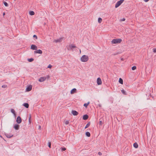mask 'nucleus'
Wrapping results in <instances>:
<instances>
[{
  "instance_id": "nucleus-1",
  "label": "nucleus",
  "mask_w": 156,
  "mask_h": 156,
  "mask_svg": "<svg viewBox=\"0 0 156 156\" xmlns=\"http://www.w3.org/2000/svg\"><path fill=\"white\" fill-rule=\"evenodd\" d=\"M122 41V39L120 38L115 39L112 40L111 43L112 44H118L120 43Z\"/></svg>"
},
{
  "instance_id": "nucleus-2",
  "label": "nucleus",
  "mask_w": 156,
  "mask_h": 156,
  "mask_svg": "<svg viewBox=\"0 0 156 156\" xmlns=\"http://www.w3.org/2000/svg\"><path fill=\"white\" fill-rule=\"evenodd\" d=\"M88 57L87 56L84 55L81 57L80 59L82 62H86L88 60Z\"/></svg>"
},
{
  "instance_id": "nucleus-3",
  "label": "nucleus",
  "mask_w": 156,
  "mask_h": 156,
  "mask_svg": "<svg viewBox=\"0 0 156 156\" xmlns=\"http://www.w3.org/2000/svg\"><path fill=\"white\" fill-rule=\"evenodd\" d=\"M76 47V46L74 44H71L69 45V46L67 48V49L68 50L70 51L72 50V51H73V48H75Z\"/></svg>"
},
{
  "instance_id": "nucleus-4",
  "label": "nucleus",
  "mask_w": 156,
  "mask_h": 156,
  "mask_svg": "<svg viewBox=\"0 0 156 156\" xmlns=\"http://www.w3.org/2000/svg\"><path fill=\"white\" fill-rule=\"evenodd\" d=\"M50 78V76L48 75L47 77H41L38 80V81L40 82H42L45 80L47 78L48 79Z\"/></svg>"
},
{
  "instance_id": "nucleus-5",
  "label": "nucleus",
  "mask_w": 156,
  "mask_h": 156,
  "mask_svg": "<svg viewBox=\"0 0 156 156\" xmlns=\"http://www.w3.org/2000/svg\"><path fill=\"white\" fill-rule=\"evenodd\" d=\"M124 0H120L118 1L115 5V8H117L119 7L124 1Z\"/></svg>"
},
{
  "instance_id": "nucleus-6",
  "label": "nucleus",
  "mask_w": 156,
  "mask_h": 156,
  "mask_svg": "<svg viewBox=\"0 0 156 156\" xmlns=\"http://www.w3.org/2000/svg\"><path fill=\"white\" fill-rule=\"evenodd\" d=\"M16 122L18 124H20L21 122L22 119L20 116H18L17 117L16 119Z\"/></svg>"
},
{
  "instance_id": "nucleus-7",
  "label": "nucleus",
  "mask_w": 156,
  "mask_h": 156,
  "mask_svg": "<svg viewBox=\"0 0 156 156\" xmlns=\"http://www.w3.org/2000/svg\"><path fill=\"white\" fill-rule=\"evenodd\" d=\"M20 125L19 124H16L13 126V128L16 130H18L20 129Z\"/></svg>"
},
{
  "instance_id": "nucleus-8",
  "label": "nucleus",
  "mask_w": 156,
  "mask_h": 156,
  "mask_svg": "<svg viewBox=\"0 0 156 156\" xmlns=\"http://www.w3.org/2000/svg\"><path fill=\"white\" fill-rule=\"evenodd\" d=\"M32 89V86L30 85L27 86L26 88V91L28 92L30 91Z\"/></svg>"
},
{
  "instance_id": "nucleus-9",
  "label": "nucleus",
  "mask_w": 156,
  "mask_h": 156,
  "mask_svg": "<svg viewBox=\"0 0 156 156\" xmlns=\"http://www.w3.org/2000/svg\"><path fill=\"white\" fill-rule=\"evenodd\" d=\"M30 48L33 50H36L37 49V46L34 44H32Z\"/></svg>"
},
{
  "instance_id": "nucleus-10",
  "label": "nucleus",
  "mask_w": 156,
  "mask_h": 156,
  "mask_svg": "<svg viewBox=\"0 0 156 156\" xmlns=\"http://www.w3.org/2000/svg\"><path fill=\"white\" fill-rule=\"evenodd\" d=\"M97 82L98 85H101V84L102 82L100 78L98 77L97 78Z\"/></svg>"
},
{
  "instance_id": "nucleus-11",
  "label": "nucleus",
  "mask_w": 156,
  "mask_h": 156,
  "mask_svg": "<svg viewBox=\"0 0 156 156\" xmlns=\"http://www.w3.org/2000/svg\"><path fill=\"white\" fill-rule=\"evenodd\" d=\"M62 39H63V37H61L59 39H58L57 40H54V41L56 43L60 42L62 41Z\"/></svg>"
},
{
  "instance_id": "nucleus-12",
  "label": "nucleus",
  "mask_w": 156,
  "mask_h": 156,
  "mask_svg": "<svg viewBox=\"0 0 156 156\" xmlns=\"http://www.w3.org/2000/svg\"><path fill=\"white\" fill-rule=\"evenodd\" d=\"M71 113L74 116H76L78 114V112L75 110H72Z\"/></svg>"
},
{
  "instance_id": "nucleus-13",
  "label": "nucleus",
  "mask_w": 156,
  "mask_h": 156,
  "mask_svg": "<svg viewBox=\"0 0 156 156\" xmlns=\"http://www.w3.org/2000/svg\"><path fill=\"white\" fill-rule=\"evenodd\" d=\"M5 135L8 138H10L13 136V134L11 133H6L5 134Z\"/></svg>"
},
{
  "instance_id": "nucleus-14",
  "label": "nucleus",
  "mask_w": 156,
  "mask_h": 156,
  "mask_svg": "<svg viewBox=\"0 0 156 156\" xmlns=\"http://www.w3.org/2000/svg\"><path fill=\"white\" fill-rule=\"evenodd\" d=\"M34 53L41 54L42 53V51L41 50L39 49L36 51H34Z\"/></svg>"
},
{
  "instance_id": "nucleus-15",
  "label": "nucleus",
  "mask_w": 156,
  "mask_h": 156,
  "mask_svg": "<svg viewBox=\"0 0 156 156\" xmlns=\"http://www.w3.org/2000/svg\"><path fill=\"white\" fill-rule=\"evenodd\" d=\"M89 116L87 114H85L83 115V120H86L88 119V118Z\"/></svg>"
},
{
  "instance_id": "nucleus-16",
  "label": "nucleus",
  "mask_w": 156,
  "mask_h": 156,
  "mask_svg": "<svg viewBox=\"0 0 156 156\" xmlns=\"http://www.w3.org/2000/svg\"><path fill=\"white\" fill-rule=\"evenodd\" d=\"M23 105L26 108H28L29 107V104L27 103H24Z\"/></svg>"
},
{
  "instance_id": "nucleus-17",
  "label": "nucleus",
  "mask_w": 156,
  "mask_h": 156,
  "mask_svg": "<svg viewBox=\"0 0 156 156\" xmlns=\"http://www.w3.org/2000/svg\"><path fill=\"white\" fill-rule=\"evenodd\" d=\"M76 91V88H73L72 89L70 92V93L71 94H73L75 93Z\"/></svg>"
},
{
  "instance_id": "nucleus-18",
  "label": "nucleus",
  "mask_w": 156,
  "mask_h": 156,
  "mask_svg": "<svg viewBox=\"0 0 156 156\" xmlns=\"http://www.w3.org/2000/svg\"><path fill=\"white\" fill-rule=\"evenodd\" d=\"M138 145L136 143H134L133 144V147L136 148H137L138 147Z\"/></svg>"
},
{
  "instance_id": "nucleus-19",
  "label": "nucleus",
  "mask_w": 156,
  "mask_h": 156,
  "mask_svg": "<svg viewBox=\"0 0 156 156\" xmlns=\"http://www.w3.org/2000/svg\"><path fill=\"white\" fill-rule=\"evenodd\" d=\"M29 14L31 16H33L34 15L35 13L33 11H30L29 12Z\"/></svg>"
},
{
  "instance_id": "nucleus-20",
  "label": "nucleus",
  "mask_w": 156,
  "mask_h": 156,
  "mask_svg": "<svg viewBox=\"0 0 156 156\" xmlns=\"http://www.w3.org/2000/svg\"><path fill=\"white\" fill-rule=\"evenodd\" d=\"M102 119H99V125H102V124H103V122H102Z\"/></svg>"
},
{
  "instance_id": "nucleus-21",
  "label": "nucleus",
  "mask_w": 156,
  "mask_h": 156,
  "mask_svg": "<svg viewBox=\"0 0 156 156\" xmlns=\"http://www.w3.org/2000/svg\"><path fill=\"white\" fill-rule=\"evenodd\" d=\"M119 82L121 84H123V81L122 79L121 78H119Z\"/></svg>"
},
{
  "instance_id": "nucleus-22",
  "label": "nucleus",
  "mask_w": 156,
  "mask_h": 156,
  "mask_svg": "<svg viewBox=\"0 0 156 156\" xmlns=\"http://www.w3.org/2000/svg\"><path fill=\"white\" fill-rule=\"evenodd\" d=\"M85 134L88 137H90V134L88 132H87L85 133Z\"/></svg>"
},
{
  "instance_id": "nucleus-23",
  "label": "nucleus",
  "mask_w": 156,
  "mask_h": 156,
  "mask_svg": "<svg viewBox=\"0 0 156 156\" xmlns=\"http://www.w3.org/2000/svg\"><path fill=\"white\" fill-rule=\"evenodd\" d=\"M90 104V102H88L87 103H86L84 104L83 106L84 107H85L86 108H87L88 105H89V104Z\"/></svg>"
},
{
  "instance_id": "nucleus-24",
  "label": "nucleus",
  "mask_w": 156,
  "mask_h": 156,
  "mask_svg": "<svg viewBox=\"0 0 156 156\" xmlns=\"http://www.w3.org/2000/svg\"><path fill=\"white\" fill-rule=\"evenodd\" d=\"M90 122H89L86 125V126L85 127V129H86L87 128L90 126Z\"/></svg>"
},
{
  "instance_id": "nucleus-25",
  "label": "nucleus",
  "mask_w": 156,
  "mask_h": 156,
  "mask_svg": "<svg viewBox=\"0 0 156 156\" xmlns=\"http://www.w3.org/2000/svg\"><path fill=\"white\" fill-rule=\"evenodd\" d=\"M11 112L14 115H15V111L13 109H11Z\"/></svg>"
},
{
  "instance_id": "nucleus-26",
  "label": "nucleus",
  "mask_w": 156,
  "mask_h": 156,
  "mask_svg": "<svg viewBox=\"0 0 156 156\" xmlns=\"http://www.w3.org/2000/svg\"><path fill=\"white\" fill-rule=\"evenodd\" d=\"M102 21V19L100 17L98 18V22L99 23H100Z\"/></svg>"
},
{
  "instance_id": "nucleus-27",
  "label": "nucleus",
  "mask_w": 156,
  "mask_h": 156,
  "mask_svg": "<svg viewBox=\"0 0 156 156\" xmlns=\"http://www.w3.org/2000/svg\"><path fill=\"white\" fill-rule=\"evenodd\" d=\"M34 60V59L32 58L28 59V61L30 62H31L33 61Z\"/></svg>"
},
{
  "instance_id": "nucleus-28",
  "label": "nucleus",
  "mask_w": 156,
  "mask_h": 156,
  "mask_svg": "<svg viewBox=\"0 0 156 156\" xmlns=\"http://www.w3.org/2000/svg\"><path fill=\"white\" fill-rule=\"evenodd\" d=\"M121 92L124 94V95H126V92L125 91L123 90V89H122V90H121Z\"/></svg>"
},
{
  "instance_id": "nucleus-29",
  "label": "nucleus",
  "mask_w": 156,
  "mask_h": 156,
  "mask_svg": "<svg viewBox=\"0 0 156 156\" xmlns=\"http://www.w3.org/2000/svg\"><path fill=\"white\" fill-rule=\"evenodd\" d=\"M3 3H4V5L5 6H6V7L8 6V4L6 2H4Z\"/></svg>"
},
{
  "instance_id": "nucleus-30",
  "label": "nucleus",
  "mask_w": 156,
  "mask_h": 156,
  "mask_svg": "<svg viewBox=\"0 0 156 156\" xmlns=\"http://www.w3.org/2000/svg\"><path fill=\"white\" fill-rule=\"evenodd\" d=\"M136 69V67L135 66H134L132 68V69L133 70H135Z\"/></svg>"
},
{
  "instance_id": "nucleus-31",
  "label": "nucleus",
  "mask_w": 156,
  "mask_h": 156,
  "mask_svg": "<svg viewBox=\"0 0 156 156\" xmlns=\"http://www.w3.org/2000/svg\"><path fill=\"white\" fill-rule=\"evenodd\" d=\"M66 150V148L65 147H61V150L62 151H65Z\"/></svg>"
},
{
  "instance_id": "nucleus-32",
  "label": "nucleus",
  "mask_w": 156,
  "mask_h": 156,
  "mask_svg": "<svg viewBox=\"0 0 156 156\" xmlns=\"http://www.w3.org/2000/svg\"><path fill=\"white\" fill-rule=\"evenodd\" d=\"M48 147H49L50 148H51V142H49L48 143Z\"/></svg>"
},
{
  "instance_id": "nucleus-33",
  "label": "nucleus",
  "mask_w": 156,
  "mask_h": 156,
  "mask_svg": "<svg viewBox=\"0 0 156 156\" xmlns=\"http://www.w3.org/2000/svg\"><path fill=\"white\" fill-rule=\"evenodd\" d=\"M7 87V86L6 85H3L2 86V87L5 88Z\"/></svg>"
},
{
  "instance_id": "nucleus-34",
  "label": "nucleus",
  "mask_w": 156,
  "mask_h": 156,
  "mask_svg": "<svg viewBox=\"0 0 156 156\" xmlns=\"http://www.w3.org/2000/svg\"><path fill=\"white\" fill-rule=\"evenodd\" d=\"M69 122L68 121H66L65 122V123L66 125H68V124H69Z\"/></svg>"
},
{
  "instance_id": "nucleus-35",
  "label": "nucleus",
  "mask_w": 156,
  "mask_h": 156,
  "mask_svg": "<svg viewBox=\"0 0 156 156\" xmlns=\"http://www.w3.org/2000/svg\"><path fill=\"white\" fill-rule=\"evenodd\" d=\"M30 115V117H29V123L30 124L31 123V121H30L31 115Z\"/></svg>"
},
{
  "instance_id": "nucleus-36",
  "label": "nucleus",
  "mask_w": 156,
  "mask_h": 156,
  "mask_svg": "<svg viewBox=\"0 0 156 156\" xmlns=\"http://www.w3.org/2000/svg\"><path fill=\"white\" fill-rule=\"evenodd\" d=\"M33 37L35 38L36 39H37V36L35 35H34L33 36Z\"/></svg>"
},
{
  "instance_id": "nucleus-37",
  "label": "nucleus",
  "mask_w": 156,
  "mask_h": 156,
  "mask_svg": "<svg viewBox=\"0 0 156 156\" xmlns=\"http://www.w3.org/2000/svg\"><path fill=\"white\" fill-rule=\"evenodd\" d=\"M52 66H51V65L49 64V65L48 66V68H51Z\"/></svg>"
},
{
  "instance_id": "nucleus-38",
  "label": "nucleus",
  "mask_w": 156,
  "mask_h": 156,
  "mask_svg": "<svg viewBox=\"0 0 156 156\" xmlns=\"http://www.w3.org/2000/svg\"><path fill=\"white\" fill-rule=\"evenodd\" d=\"M153 51L154 53L156 52V48H153Z\"/></svg>"
},
{
  "instance_id": "nucleus-39",
  "label": "nucleus",
  "mask_w": 156,
  "mask_h": 156,
  "mask_svg": "<svg viewBox=\"0 0 156 156\" xmlns=\"http://www.w3.org/2000/svg\"><path fill=\"white\" fill-rule=\"evenodd\" d=\"M121 20L122 21H123L125 20V19L124 18H123L122 19H121Z\"/></svg>"
},
{
  "instance_id": "nucleus-40",
  "label": "nucleus",
  "mask_w": 156,
  "mask_h": 156,
  "mask_svg": "<svg viewBox=\"0 0 156 156\" xmlns=\"http://www.w3.org/2000/svg\"><path fill=\"white\" fill-rule=\"evenodd\" d=\"M98 154L99 155H102V153H101V152H98Z\"/></svg>"
},
{
  "instance_id": "nucleus-41",
  "label": "nucleus",
  "mask_w": 156,
  "mask_h": 156,
  "mask_svg": "<svg viewBox=\"0 0 156 156\" xmlns=\"http://www.w3.org/2000/svg\"><path fill=\"white\" fill-rule=\"evenodd\" d=\"M144 1H145V2H148L149 1V0H144Z\"/></svg>"
},
{
  "instance_id": "nucleus-42",
  "label": "nucleus",
  "mask_w": 156,
  "mask_h": 156,
  "mask_svg": "<svg viewBox=\"0 0 156 156\" xmlns=\"http://www.w3.org/2000/svg\"><path fill=\"white\" fill-rule=\"evenodd\" d=\"M5 12H4L3 13V16H4L5 15Z\"/></svg>"
},
{
  "instance_id": "nucleus-43",
  "label": "nucleus",
  "mask_w": 156,
  "mask_h": 156,
  "mask_svg": "<svg viewBox=\"0 0 156 156\" xmlns=\"http://www.w3.org/2000/svg\"><path fill=\"white\" fill-rule=\"evenodd\" d=\"M14 116L16 117V114H15V115H14Z\"/></svg>"
},
{
  "instance_id": "nucleus-44",
  "label": "nucleus",
  "mask_w": 156,
  "mask_h": 156,
  "mask_svg": "<svg viewBox=\"0 0 156 156\" xmlns=\"http://www.w3.org/2000/svg\"><path fill=\"white\" fill-rule=\"evenodd\" d=\"M99 106L100 107H101V105H99Z\"/></svg>"
},
{
  "instance_id": "nucleus-45",
  "label": "nucleus",
  "mask_w": 156,
  "mask_h": 156,
  "mask_svg": "<svg viewBox=\"0 0 156 156\" xmlns=\"http://www.w3.org/2000/svg\"><path fill=\"white\" fill-rule=\"evenodd\" d=\"M80 53L81 52V50H80Z\"/></svg>"
},
{
  "instance_id": "nucleus-46",
  "label": "nucleus",
  "mask_w": 156,
  "mask_h": 156,
  "mask_svg": "<svg viewBox=\"0 0 156 156\" xmlns=\"http://www.w3.org/2000/svg\"><path fill=\"white\" fill-rule=\"evenodd\" d=\"M40 127H41V126H40L39 127V128H40Z\"/></svg>"
}]
</instances>
